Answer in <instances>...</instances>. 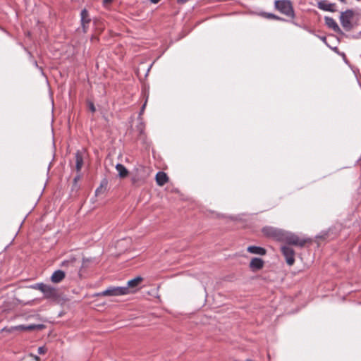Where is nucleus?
I'll use <instances>...</instances> for the list:
<instances>
[{
    "mask_svg": "<svg viewBox=\"0 0 361 361\" xmlns=\"http://www.w3.org/2000/svg\"><path fill=\"white\" fill-rule=\"evenodd\" d=\"M87 106H88V108H89L90 111H91V112L94 113L96 111V108H95L94 104V103L92 102L88 101L87 102Z\"/></svg>",
    "mask_w": 361,
    "mask_h": 361,
    "instance_id": "nucleus-24",
    "label": "nucleus"
},
{
    "mask_svg": "<svg viewBox=\"0 0 361 361\" xmlns=\"http://www.w3.org/2000/svg\"><path fill=\"white\" fill-rule=\"evenodd\" d=\"M45 286H46V284H44L43 283H36V284L33 285L32 287V288L39 290L42 293Z\"/></svg>",
    "mask_w": 361,
    "mask_h": 361,
    "instance_id": "nucleus-22",
    "label": "nucleus"
},
{
    "mask_svg": "<svg viewBox=\"0 0 361 361\" xmlns=\"http://www.w3.org/2000/svg\"><path fill=\"white\" fill-rule=\"evenodd\" d=\"M160 0H150V1L153 4H157Z\"/></svg>",
    "mask_w": 361,
    "mask_h": 361,
    "instance_id": "nucleus-32",
    "label": "nucleus"
},
{
    "mask_svg": "<svg viewBox=\"0 0 361 361\" xmlns=\"http://www.w3.org/2000/svg\"><path fill=\"white\" fill-rule=\"evenodd\" d=\"M75 260L76 259L75 257H73L68 260H64L61 262V267H68L69 265H73L74 264V262H75Z\"/></svg>",
    "mask_w": 361,
    "mask_h": 361,
    "instance_id": "nucleus-21",
    "label": "nucleus"
},
{
    "mask_svg": "<svg viewBox=\"0 0 361 361\" xmlns=\"http://www.w3.org/2000/svg\"><path fill=\"white\" fill-rule=\"evenodd\" d=\"M102 190V186L98 188L96 190H95V193L96 195H97L99 194V192Z\"/></svg>",
    "mask_w": 361,
    "mask_h": 361,
    "instance_id": "nucleus-30",
    "label": "nucleus"
},
{
    "mask_svg": "<svg viewBox=\"0 0 361 361\" xmlns=\"http://www.w3.org/2000/svg\"><path fill=\"white\" fill-rule=\"evenodd\" d=\"M264 264V262L261 258L255 257L250 262V268L252 271H257L262 269Z\"/></svg>",
    "mask_w": 361,
    "mask_h": 361,
    "instance_id": "nucleus-12",
    "label": "nucleus"
},
{
    "mask_svg": "<svg viewBox=\"0 0 361 361\" xmlns=\"http://www.w3.org/2000/svg\"><path fill=\"white\" fill-rule=\"evenodd\" d=\"M281 251L285 257L286 263L289 266H292L295 262V251L288 245H283L281 247Z\"/></svg>",
    "mask_w": 361,
    "mask_h": 361,
    "instance_id": "nucleus-7",
    "label": "nucleus"
},
{
    "mask_svg": "<svg viewBox=\"0 0 361 361\" xmlns=\"http://www.w3.org/2000/svg\"><path fill=\"white\" fill-rule=\"evenodd\" d=\"M142 281H143V279L141 276H137L135 279L130 280L128 282L127 286H126V287H128V291H129V293L131 292L130 290V289L136 288Z\"/></svg>",
    "mask_w": 361,
    "mask_h": 361,
    "instance_id": "nucleus-16",
    "label": "nucleus"
},
{
    "mask_svg": "<svg viewBox=\"0 0 361 361\" xmlns=\"http://www.w3.org/2000/svg\"><path fill=\"white\" fill-rule=\"evenodd\" d=\"M169 180V178L164 171H159L156 175V181L158 185L163 186Z\"/></svg>",
    "mask_w": 361,
    "mask_h": 361,
    "instance_id": "nucleus-15",
    "label": "nucleus"
},
{
    "mask_svg": "<svg viewBox=\"0 0 361 361\" xmlns=\"http://www.w3.org/2000/svg\"><path fill=\"white\" fill-rule=\"evenodd\" d=\"M75 169L78 173H80L83 165V158L82 153L80 151H77L75 154Z\"/></svg>",
    "mask_w": 361,
    "mask_h": 361,
    "instance_id": "nucleus-17",
    "label": "nucleus"
},
{
    "mask_svg": "<svg viewBox=\"0 0 361 361\" xmlns=\"http://www.w3.org/2000/svg\"><path fill=\"white\" fill-rule=\"evenodd\" d=\"M42 328V324L18 325L14 326V329H16V331H33L35 329L40 330Z\"/></svg>",
    "mask_w": 361,
    "mask_h": 361,
    "instance_id": "nucleus-14",
    "label": "nucleus"
},
{
    "mask_svg": "<svg viewBox=\"0 0 361 361\" xmlns=\"http://www.w3.org/2000/svg\"><path fill=\"white\" fill-rule=\"evenodd\" d=\"M137 130L139 131L140 135H142L144 133L145 125L140 121L136 126Z\"/></svg>",
    "mask_w": 361,
    "mask_h": 361,
    "instance_id": "nucleus-23",
    "label": "nucleus"
},
{
    "mask_svg": "<svg viewBox=\"0 0 361 361\" xmlns=\"http://www.w3.org/2000/svg\"><path fill=\"white\" fill-rule=\"evenodd\" d=\"M354 14L355 13L353 9H347L340 13V23L346 32L351 31L357 25V23L353 21Z\"/></svg>",
    "mask_w": 361,
    "mask_h": 361,
    "instance_id": "nucleus-1",
    "label": "nucleus"
},
{
    "mask_svg": "<svg viewBox=\"0 0 361 361\" xmlns=\"http://www.w3.org/2000/svg\"><path fill=\"white\" fill-rule=\"evenodd\" d=\"M129 294L128 287L110 286L104 291L97 294L98 296H119Z\"/></svg>",
    "mask_w": 361,
    "mask_h": 361,
    "instance_id": "nucleus-5",
    "label": "nucleus"
},
{
    "mask_svg": "<svg viewBox=\"0 0 361 361\" xmlns=\"http://www.w3.org/2000/svg\"><path fill=\"white\" fill-rule=\"evenodd\" d=\"M81 178L80 174L78 173V174L74 178V183L76 184L77 182Z\"/></svg>",
    "mask_w": 361,
    "mask_h": 361,
    "instance_id": "nucleus-27",
    "label": "nucleus"
},
{
    "mask_svg": "<svg viewBox=\"0 0 361 361\" xmlns=\"http://www.w3.org/2000/svg\"><path fill=\"white\" fill-rule=\"evenodd\" d=\"M178 3L180 4H184L187 2L188 0H177Z\"/></svg>",
    "mask_w": 361,
    "mask_h": 361,
    "instance_id": "nucleus-31",
    "label": "nucleus"
},
{
    "mask_svg": "<svg viewBox=\"0 0 361 361\" xmlns=\"http://www.w3.org/2000/svg\"><path fill=\"white\" fill-rule=\"evenodd\" d=\"M263 235L277 241H282L284 231L272 226H264L262 229Z\"/></svg>",
    "mask_w": 361,
    "mask_h": 361,
    "instance_id": "nucleus-4",
    "label": "nucleus"
},
{
    "mask_svg": "<svg viewBox=\"0 0 361 361\" xmlns=\"http://www.w3.org/2000/svg\"><path fill=\"white\" fill-rule=\"evenodd\" d=\"M343 4H346V0H339Z\"/></svg>",
    "mask_w": 361,
    "mask_h": 361,
    "instance_id": "nucleus-33",
    "label": "nucleus"
},
{
    "mask_svg": "<svg viewBox=\"0 0 361 361\" xmlns=\"http://www.w3.org/2000/svg\"><path fill=\"white\" fill-rule=\"evenodd\" d=\"M319 39L322 40L324 42H326V37L324 36L319 37Z\"/></svg>",
    "mask_w": 361,
    "mask_h": 361,
    "instance_id": "nucleus-29",
    "label": "nucleus"
},
{
    "mask_svg": "<svg viewBox=\"0 0 361 361\" xmlns=\"http://www.w3.org/2000/svg\"><path fill=\"white\" fill-rule=\"evenodd\" d=\"M147 176L145 173V169H137L135 173L132 176L131 181L133 185L140 186L145 183Z\"/></svg>",
    "mask_w": 361,
    "mask_h": 361,
    "instance_id": "nucleus-6",
    "label": "nucleus"
},
{
    "mask_svg": "<svg viewBox=\"0 0 361 361\" xmlns=\"http://www.w3.org/2000/svg\"><path fill=\"white\" fill-rule=\"evenodd\" d=\"M16 331V329H14V326H11V327H4L3 329H2V331H6L7 333H13L14 331Z\"/></svg>",
    "mask_w": 361,
    "mask_h": 361,
    "instance_id": "nucleus-25",
    "label": "nucleus"
},
{
    "mask_svg": "<svg viewBox=\"0 0 361 361\" xmlns=\"http://www.w3.org/2000/svg\"><path fill=\"white\" fill-rule=\"evenodd\" d=\"M42 293L47 299L56 300L59 297L57 289L49 285L46 284Z\"/></svg>",
    "mask_w": 361,
    "mask_h": 361,
    "instance_id": "nucleus-10",
    "label": "nucleus"
},
{
    "mask_svg": "<svg viewBox=\"0 0 361 361\" xmlns=\"http://www.w3.org/2000/svg\"><path fill=\"white\" fill-rule=\"evenodd\" d=\"M317 8L324 11L334 13L337 11L336 5L334 3H329L326 0H320L317 1Z\"/></svg>",
    "mask_w": 361,
    "mask_h": 361,
    "instance_id": "nucleus-9",
    "label": "nucleus"
},
{
    "mask_svg": "<svg viewBox=\"0 0 361 361\" xmlns=\"http://www.w3.org/2000/svg\"><path fill=\"white\" fill-rule=\"evenodd\" d=\"M247 250L250 253L259 255H265L267 253V250L264 248L255 245L249 246Z\"/></svg>",
    "mask_w": 361,
    "mask_h": 361,
    "instance_id": "nucleus-18",
    "label": "nucleus"
},
{
    "mask_svg": "<svg viewBox=\"0 0 361 361\" xmlns=\"http://www.w3.org/2000/svg\"><path fill=\"white\" fill-rule=\"evenodd\" d=\"M37 351L39 354H44L45 353V348L44 347H39Z\"/></svg>",
    "mask_w": 361,
    "mask_h": 361,
    "instance_id": "nucleus-28",
    "label": "nucleus"
},
{
    "mask_svg": "<svg viewBox=\"0 0 361 361\" xmlns=\"http://www.w3.org/2000/svg\"><path fill=\"white\" fill-rule=\"evenodd\" d=\"M116 169L118 173V176L121 178H124L127 177L128 175V171L127 169L121 164H117L116 166Z\"/></svg>",
    "mask_w": 361,
    "mask_h": 361,
    "instance_id": "nucleus-19",
    "label": "nucleus"
},
{
    "mask_svg": "<svg viewBox=\"0 0 361 361\" xmlns=\"http://www.w3.org/2000/svg\"><path fill=\"white\" fill-rule=\"evenodd\" d=\"M113 0H103V6L104 7H108L112 3Z\"/></svg>",
    "mask_w": 361,
    "mask_h": 361,
    "instance_id": "nucleus-26",
    "label": "nucleus"
},
{
    "mask_svg": "<svg viewBox=\"0 0 361 361\" xmlns=\"http://www.w3.org/2000/svg\"><path fill=\"white\" fill-rule=\"evenodd\" d=\"M310 241V239L309 238H300L295 233L284 231L283 240L281 242H285L288 246L295 245L302 247Z\"/></svg>",
    "mask_w": 361,
    "mask_h": 361,
    "instance_id": "nucleus-2",
    "label": "nucleus"
},
{
    "mask_svg": "<svg viewBox=\"0 0 361 361\" xmlns=\"http://www.w3.org/2000/svg\"><path fill=\"white\" fill-rule=\"evenodd\" d=\"M80 18H81L80 20H81L82 30L85 33L87 32L88 25H89L90 23L91 22V18H90L89 13L86 8H84L81 11Z\"/></svg>",
    "mask_w": 361,
    "mask_h": 361,
    "instance_id": "nucleus-11",
    "label": "nucleus"
},
{
    "mask_svg": "<svg viewBox=\"0 0 361 361\" xmlns=\"http://www.w3.org/2000/svg\"><path fill=\"white\" fill-rule=\"evenodd\" d=\"M324 22H325V25L329 28L331 29L333 31H334L337 34H339L341 35H344L343 31L341 29V27L338 26V23L336 22V20L333 18L329 17V16H325Z\"/></svg>",
    "mask_w": 361,
    "mask_h": 361,
    "instance_id": "nucleus-8",
    "label": "nucleus"
},
{
    "mask_svg": "<svg viewBox=\"0 0 361 361\" xmlns=\"http://www.w3.org/2000/svg\"><path fill=\"white\" fill-rule=\"evenodd\" d=\"M66 277V274L62 270H56L55 271L51 276V281L52 283H59L60 282H61Z\"/></svg>",
    "mask_w": 361,
    "mask_h": 361,
    "instance_id": "nucleus-13",
    "label": "nucleus"
},
{
    "mask_svg": "<svg viewBox=\"0 0 361 361\" xmlns=\"http://www.w3.org/2000/svg\"><path fill=\"white\" fill-rule=\"evenodd\" d=\"M274 7L281 13L287 17L294 18L295 12L292 3L289 0H276L274 1Z\"/></svg>",
    "mask_w": 361,
    "mask_h": 361,
    "instance_id": "nucleus-3",
    "label": "nucleus"
},
{
    "mask_svg": "<svg viewBox=\"0 0 361 361\" xmlns=\"http://www.w3.org/2000/svg\"><path fill=\"white\" fill-rule=\"evenodd\" d=\"M260 16L265 18H267V19H273V20H280V21L286 20L284 18L279 17L274 13H271L263 12L260 14Z\"/></svg>",
    "mask_w": 361,
    "mask_h": 361,
    "instance_id": "nucleus-20",
    "label": "nucleus"
}]
</instances>
